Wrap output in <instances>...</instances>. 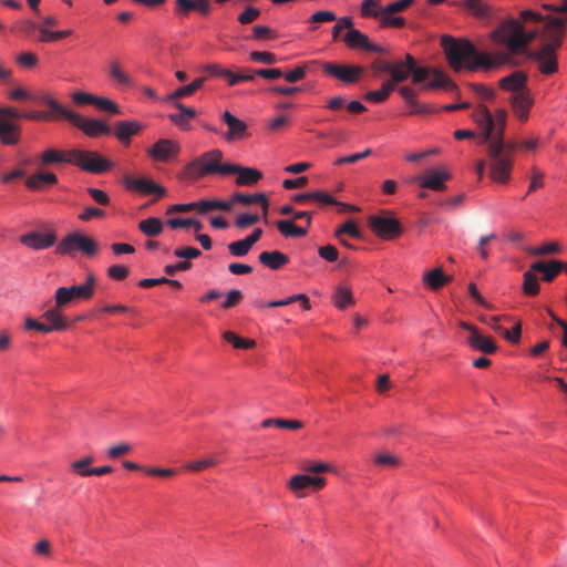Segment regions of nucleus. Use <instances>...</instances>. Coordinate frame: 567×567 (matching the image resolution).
<instances>
[{
    "instance_id": "1",
    "label": "nucleus",
    "mask_w": 567,
    "mask_h": 567,
    "mask_svg": "<svg viewBox=\"0 0 567 567\" xmlns=\"http://www.w3.org/2000/svg\"><path fill=\"white\" fill-rule=\"evenodd\" d=\"M441 44L451 68L455 71L461 69L475 71L478 68L489 70L506 61V58L502 55L492 59L487 53H478L475 45L466 39L444 35Z\"/></svg>"
},
{
    "instance_id": "2",
    "label": "nucleus",
    "mask_w": 567,
    "mask_h": 567,
    "mask_svg": "<svg viewBox=\"0 0 567 567\" xmlns=\"http://www.w3.org/2000/svg\"><path fill=\"white\" fill-rule=\"evenodd\" d=\"M524 22L542 23L540 27V45H549L554 50H558L563 44L566 32L567 20L563 18H548L533 10H523L519 13Z\"/></svg>"
},
{
    "instance_id": "3",
    "label": "nucleus",
    "mask_w": 567,
    "mask_h": 567,
    "mask_svg": "<svg viewBox=\"0 0 567 567\" xmlns=\"http://www.w3.org/2000/svg\"><path fill=\"white\" fill-rule=\"evenodd\" d=\"M42 101L47 106L51 107L54 113L71 122L89 137L95 138L111 133V127L105 122L95 118H85L61 105L51 95L43 96Z\"/></svg>"
},
{
    "instance_id": "4",
    "label": "nucleus",
    "mask_w": 567,
    "mask_h": 567,
    "mask_svg": "<svg viewBox=\"0 0 567 567\" xmlns=\"http://www.w3.org/2000/svg\"><path fill=\"white\" fill-rule=\"evenodd\" d=\"M221 159L223 152L219 150L205 152L186 165L185 174L192 179L213 174L230 175L233 168L228 167L229 163H221Z\"/></svg>"
},
{
    "instance_id": "5",
    "label": "nucleus",
    "mask_w": 567,
    "mask_h": 567,
    "mask_svg": "<svg viewBox=\"0 0 567 567\" xmlns=\"http://www.w3.org/2000/svg\"><path fill=\"white\" fill-rule=\"evenodd\" d=\"M504 145L502 141H491L487 144V154L492 159L489 176L493 181L506 184L511 177L513 167V158L509 155L503 154Z\"/></svg>"
},
{
    "instance_id": "6",
    "label": "nucleus",
    "mask_w": 567,
    "mask_h": 567,
    "mask_svg": "<svg viewBox=\"0 0 567 567\" xmlns=\"http://www.w3.org/2000/svg\"><path fill=\"white\" fill-rule=\"evenodd\" d=\"M97 249L99 245L93 238L74 231L59 241L55 252L62 256H72L74 252L80 251L83 255L91 257L97 252Z\"/></svg>"
},
{
    "instance_id": "7",
    "label": "nucleus",
    "mask_w": 567,
    "mask_h": 567,
    "mask_svg": "<svg viewBox=\"0 0 567 567\" xmlns=\"http://www.w3.org/2000/svg\"><path fill=\"white\" fill-rule=\"evenodd\" d=\"M70 164L92 174H102L114 165L97 152L82 150H71Z\"/></svg>"
},
{
    "instance_id": "8",
    "label": "nucleus",
    "mask_w": 567,
    "mask_h": 567,
    "mask_svg": "<svg viewBox=\"0 0 567 567\" xmlns=\"http://www.w3.org/2000/svg\"><path fill=\"white\" fill-rule=\"evenodd\" d=\"M61 311L62 310L55 306L44 311L42 318L47 323L37 321L33 318H27L24 321V328L27 330H37L41 333L63 331L69 328V322L62 317Z\"/></svg>"
},
{
    "instance_id": "9",
    "label": "nucleus",
    "mask_w": 567,
    "mask_h": 567,
    "mask_svg": "<svg viewBox=\"0 0 567 567\" xmlns=\"http://www.w3.org/2000/svg\"><path fill=\"white\" fill-rule=\"evenodd\" d=\"M523 22V20L519 21L513 18L502 21L492 32V40L497 44L505 45L511 54H517V47L513 45V41L519 37Z\"/></svg>"
},
{
    "instance_id": "10",
    "label": "nucleus",
    "mask_w": 567,
    "mask_h": 567,
    "mask_svg": "<svg viewBox=\"0 0 567 567\" xmlns=\"http://www.w3.org/2000/svg\"><path fill=\"white\" fill-rule=\"evenodd\" d=\"M369 227L378 237L384 240L395 239L403 233V228L399 219L389 216H370Z\"/></svg>"
},
{
    "instance_id": "11",
    "label": "nucleus",
    "mask_w": 567,
    "mask_h": 567,
    "mask_svg": "<svg viewBox=\"0 0 567 567\" xmlns=\"http://www.w3.org/2000/svg\"><path fill=\"white\" fill-rule=\"evenodd\" d=\"M557 50L549 45H539L528 53V58L538 64L542 74L550 75L558 71Z\"/></svg>"
},
{
    "instance_id": "12",
    "label": "nucleus",
    "mask_w": 567,
    "mask_h": 567,
    "mask_svg": "<svg viewBox=\"0 0 567 567\" xmlns=\"http://www.w3.org/2000/svg\"><path fill=\"white\" fill-rule=\"evenodd\" d=\"M346 45L351 50H364L368 52L385 53L386 50L378 44L372 43L369 37L358 29L350 28L349 31L343 35Z\"/></svg>"
},
{
    "instance_id": "13",
    "label": "nucleus",
    "mask_w": 567,
    "mask_h": 567,
    "mask_svg": "<svg viewBox=\"0 0 567 567\" xmlns=\"http://www.w3.org/2000/svg\"><path fill=\"white\" fill-rule=\"evenodd\" d=\"M507 102L514 116L519 122L525 123L528 121L529 112L535 102L530 90L524 93L508 95Z\"/></svg>"
},
{
    "instance_id": "14",
    "label": "nucleus",
    "mask_w": 567,
    "mask_h": 567,
    "mask_svg": "<svg viewBox=\"0 0 567 567\" xmlns=\"http://www.w3.org/2000/svg\"><path fill=\"white\" fill-rule=\"evenodd\" d=\"M326 483L324 477L298 474L289 480L288 487L297 497L301 498L305 497L306 488L312 487L315 491H319L326 486Z\"/></svg>"
},
{
    "instance_id": "15",
    "label": "nucleus",
    "mask_w": 567,
    "mask_h": 567,
    "mask_svg": "<svg viewBox=\"0 0 567 567\" xmlns=\"http://www.w3.org/2000/svg\"><path fill=\"white\" fill-rule=\"evenodd\" d=\"M460 327L470 332L467 342L473 349L486 354H492L497 350L494 340L483 336L476 327L464 321L460 322Z\"/></svg>"
},
{
    "instance_id": "16",
    "label": "nucleus",
    "mask_w": 567,
    "mask_h": 567,
    "mask_svg": "<svg viewBox=\"0 0 567 567\" xmlns=\"http://www.w3.org/2000/svg\"><path fill=\"white\" fill-rule=\"evenodd\" d=\"M415 0H396L389 3L382 9V27L383 28H402L405 25V19L402 17H394L393 14L402 12L408 9Z\"/></svg>"
},
{
    "instance_id": "17",
    "label": "nucleus",
    "mask_w": 567,
    "mask_h": 567,
    "mask_svg": "<svg viewBox=\"0 0 567 567\" xmlns=\"http://www.w3.org/2000/svg\"><path fill=\"white\" fill-rule=\"evenodd\" d=\"M323 70L329 75L344 83L357 82L363 72V69L359 65H341L336 63H326Z\"/></svg>"
},
{
    "instance_id": "18",
    "label": "nucleus",
    "mask_w": 567,
    "mask_h": 567,
    "mask_svg": "<svg viewBox=\"0 0 567 567\" xmlns=\"http://www.w3.org/2000/svg\"><path fill=\"white\" fill-rule=\"evenodd\" d=\"M56 235L54 231H30L20 237V243L33 250H43L54 245Z\"/></svg>"
},
{
    "instance_id": "19",
    "label": "nucleus",
    "mask_w": 567,
    "mask_h": 567,
    "mask_svg": "<svg viewBox=\"0 0 567 567\" xmlns=\"http://www.w3.org/2000/svg\"><path fill=\"white\" fill-rule=\"evenodd\" d=\"M527 74L523 71H515L498 81V85L502 90L515 95L529 91L527 86Z\"/></svg>"
},
{
    "instance_id": "20",
    "label": "nucleus",
    "mask_w": 567,
    "mask_h": 567,
    "mask_svg": "<svg viewBox=\"0 0 567 567\" xmlns=\"http://www.w3.org/2000/svg\"><path fill=\"white\" fill-rule=\"evenodd\" d=\"M124 183L130 189L138 190L144 195L155 194L157 198L163 197L166 193L164 187L145 177L135 178L127 175L124 177Z\"/></svg>"
},
{
    "instance_id": "21",
    "label": "nucleus",
    "mask_w": 567,
    "mask_h": 567,
    "mask_svg": "<svg viewBox=\"0 0 567 567\" xmlns=\"http://www.w3.org/2000/svg\"><path fill=\"white\" fill-rule=\"evenodd\" d=\"M475 123L483 130L481 144H488L494 132V118L488 109L480 104L473 112Z\"/></svg>"
},
{
    "instance_id": "22",
    "label": "nucleus",
    "mask_w": 567,
    "mask_h": 567,
    "mask_svg": "<svg viewBox=\"0 0 567 567\" xmlns=\"http://www.w3.org/2000/svg\"><path fill=\"white\" fill-rule=\"evenodd\" d=\"M451 178V175L442 169H427L423 176L416 177V181L424 188L441 192L446 188L445 182Z\"/></svg>"
},
{
    "instance_id": "23",
    "label": "nucleus",
    "mask_w": 567,
    "mask_h": 567,
    "mask_svg": "<svg viewBox=\"0 0 567 567\" xmlns=\"http://www.w3.org/2000/svg\"><path fill=\"white\" fill-rule=\"evenodd\" d=\"M413 65L414 58L411 54L405 55V61L392 62L388 81L396 89L399 83L405 81L411 75Z\"/></svg>"
},
{
    "instance_id": "24",
    "label": "nucleus",
    "mask_w": 567,
    "mask_h": 567,
    "mask_svg": "<svg viewBox=\"0 0 567 567\" xmlns=\"http://www.w3.org/2000/svg\"><path fill=\"white\" fill-rule=\"evenodd\" d=\"M178 151L179 146L177 143L172 140L162 138L157 141L153 147L147 151V153L155 161L166 162L172 156H175Z\"/></svg>"
},
{
    "instance_id": "25",
    "label": "nucleus",
    "mask_w": 567,
    "mask_h": 567,
    "mask_svg": "<svg viewBox=\"0 0 567 567\" xmlns=\"http://www.w3.org/2000/svg\"><path fill=\"white\" fill-rule=\"evenodd\" d=\"M463 6L476 19L492 20L496 18L494 7L484 0H464Z\"/></svg>"
},
{
    "instance_id": "26",
    "label": "nucleus",
    "mask_w": 567,
    "mask_h": 567,
    "mask_svg": "<svg viewBox=\"0 0 567 567\" xmlns=\"http://www.w3.org/2000/svg\"><path fill=\"white\" fill-rule=\"evenodd\" d=\"M233 171L230 172V175L237 174L236 184L238 186H251L255 185L261 179L262 173L256 168L251 167H243L237 164H230L229 166Z\"/></svg>"
},
{
    "instance_id": "27",
    "label": "nucleus",
    "mask_w": 567,
    "mask_h": 567,
    "mask_svg": "<svg viewBox=\"0 0 567 567\" xmlns=\"http://www.w3.org/2000/svg\"><path fill=\"white\" fill-rule=\"evenodd\" d=\"M221 118L228 126V132L225 135L227 141L241 140L246 136L247 125L245 122L237 118L228 111L224 112Z\"/></svg>"
},
{
    "instance_id": "28",
    "label": "nucleus",
    "mask_w": 567,
    "mask_h": 567,
    "mask_svg": "<svg viewBox=\"0 0 567 567\" xmlns=\"http://www.w3.org/2000/svg\"><path fill=\"white\" fill-rule=\"evenodd\" d=\"M142 125L137 121H120L114 126L116 138L124 145H128L131 137L138 134Z\"/></svg>"
},
{
    "instance_id": "29",
    "label": "nucleus",
    "mask_w": 567,
    "mask_h": 567,
    "mask_svg": "<svg viewBox=\"0 0 567 567\" xmlns=\"http://www.w3.org/2000/svg\"><path fill=\"white\" fill-rule=\"evenodd\" d=\"M398 91L411 109L409 114H429L433 112L429 105L419 103L416 100V93L412 87L401 86Z\"/></svg>"
},
{
    "instance_id": "30",
    "label": "nucleus",
    "mask_w": 567,
    "mask_h": 567,
    "mask_svg": "<svg viewBox=\"0 0 567 567\" xmlns=\"http://www.w3.org/2000/svg\"><path fill=\"white\" fill-rule=\"evenodd\" d=\"M258 260L265 267L271 270H278L289 262V257L279 250H272L260 252Z\"/></svg>"
},
{
    "instance_id": "31",
    "label": "nucleus",
    "mask_w": 567,
    "mask_h": 567,
    "mask_svg": "<svg viewBox=\"0 0 567 567\" xmlns=\"http://www.w3.org/2000/svg\"><path fill=\"white\" fill-rule=\"evenodd\" d=\"M0 140L3 144L14 145L19 142L18 126L0 111Z\"/></svg>"
},
{
    "instance_id": "32",
    "label": "nucleus",
    "mask_w": 567,
    "mask_h": 567,
    "mask_svg": "<svg viewBox=\"0 0 567 567\" xmlns=\"http://www.w3.org/2000/svg\"><path fill=\"white\" fill-rule=\"evenodd\" d=\"M95 277L93 274H89L86 281L82 285H73L68 287L72 292L73 299L89 300L92 298L95 288Z\"/></svg>"
},
{
    "instance_id": "33",
    "label": "nucleus",
    "mask_w": 567,
    "mask_h": 567,
    "mask_svg": "<svg viewBox=\"0 0 567 567\" xmlns=\"http://www.w3.org/2000/svg\"><path fill=\"white\" fill-rule=\"evenodd\" d=\"M332 302L339 310H344L353 306L355 300L349 287L339 285L332 296Z\"/></svg>"
},
{
    "instance_id": "34",
    "label": "nucleus",
    "mask_w": 567,
    "mask_h": 567,
    "mask_svg": "<svg viewBox=\"0 0 567 567\" xmlns=\"http://www.w3.org/2000/svg\"><path fill=\"white\" fill-rule=\"evenodd\" d=\"M58 183V177L53 173H37L31 175L27 181L25 185L28 188L38 190L41 189L45 184L54 185Z\"/></svg>"
},
{
    "instance_id": "35",
    "label": "nucleus",
    "mask_w": 567,
    "mask_h": 567,
    "mask_svg": "<svg viewBox=\"0 0 567 567\" xmlns=\"http://www.w3.org/2000/svg\"><path fill=\"white\" fill-rule=\"evenodd\" d=\"M174 105L179 110V113L169 114V120L177 126L184 128L188 124L189 120L196 115V111L192 107L185 106L181 102H175Z\"/></svg>"
},
{
    "instance_id": "36",
    "label": "nucleus",
    "mask_w": 567,
    "mask_h": 567,
    "mask_svg": "<svg viewBox=\"0 0 567 567\" xmlns=\"http://www.w3.org/2000/svg\"><path fill=\"white\" fill-rule=\"evenodd\" d=\"M423 280L431 289L437 290L450 282L452 277L444 275L441 268H436L425 274Z\"/></svg>"
},
{
    "instance_id": "37",
    "label": "nucleus",
    "mask_w": 567,
    "mask_h": 567,
    "mask_svg": "<svg viewBox=\"0 0 567 567\" xmlns=\"http://www.w3.org/2000/svg\"><path fill=\"white\" fill-rule=\"evenodd\" d=\"M432 74L434 75L433 80L423 85L422 90L445 89L449 91H454L457 89L456 84L453 83L444 73L437 70H433Z\"/></svg>"
},
{
    "instance_id": "38",
    "label": "nucleus",
    "mask_w": 567,
    "mask_h": 567,
    "mask_svg": "<svg viewBox=\"0 0 567 567\" xmlns=\"http://www.w3.org/2000/svg\"><path fill=\"white\" fill-rule=\"evenodd\" d=\"M277 228L280 234L285 237H305L308 233V228L296 226L292 220H278Z\"/></svg>"
},
{
    "instance_id": "39",
    "label": "nucleus",
    "mask_w": 567,
    "mask_h": 567,
    "mask_svg": "<svg viewBox=\"0 0 567 567\" xmlns=\"http://www.w3.org/2000/svg\"><path fill=\"white\" fill-rule=\"evenodd\" d=\"M138 229L147 237H156L163 231V223L157 217H150L138 223Z\"/></svg>"
},
{
    "instance_id": "40",
    "label": "nucleus",
    "mask_w": 567,
    "mask_h": 567,
    "mask_svg": "<svg viewBox=\"0 0 567 567\" xmlns=\"http://www.w3.org/2000/svg\"><path fill=\"white\" fill-rule=\"evenodd\" d=\"M71 158V151L61 152L54 148L47 150L41 155V162L43 165L69 163Z\"/></svg>"
},
{
    "instance_id": "41",
    "label": "nucleus",
    "mask_w": 567,
    "mask_h": 567,
    "mask_svg": "<svg viewBox=\"0 0 567 567\" xmlns=\"http://www.w3.org/2000/svg\"><path fill=\"white\" fill-rule=\"evenodd\" d=\"M360 13L364 18H378L382 25L381 0H363L360 7Z\"/></svg>"
},
{
    "instance_id": "42",
    "label": "nucleus",
    "mask_w": 567,
    "mask_h": 567,
    "mask_svg": "<svg viewBox=\"0 0 567 567\" xmlns=\"http://www.w3.org/2000/svg\"><path fill=\"white\" fill-rule=\"evenodd\" d=\"M540 39V28L533 29L530 31H526L524 25L522 27V31L519 37L515 41H513V45L517 47V53L524 50L529 43H532L535 39Z\"/></svg>"
},
{
    "instance_id": "43",
    "label": "nucleus",
    "mask_w": 567,
    "mask_h": 567,
    "mask_svg": "<svg viewBox=\"0 0 567 567\" xmlns=\"http://www.w3.org/2000/svg\"><path fill=\"white\" fill-rule=\"evenodd\" d=\"M233 208L231 199L228 202L225 200H199L198 202V213L206 214L210 210H224L229 212Z\"/></svg>"
},
{
    "instance_id": "44",
    "label": "nucleus",
    "mask_w": 567,
    "mask_h": 567,
    "mask_svg": "<svg viewBox=\"0 0 567 567\" xmlns=\"http://www.w3.org/2000/svg\"><path fill=\"white\" fill-rule=\"evenodd\" d=\"M395 90V87L386 80L382 83V86L380 90L370 91L364 95V99L367 101L373 102V103H382L384 102L389 95Z\"/></svg>"
},
{
    "instance_id": "45",
    "label": "nucleus",
    "mask_w": 567,
    "mask_h": 567,
    "mask_svg": "<svg viewBox=\"0 0 567 567\" xmlns=\"http://www.w3.org/2000/svg\"><path fill=\"white\" fill-rule=\"evenodd\" d=\"M296 300H303V309L305 310L310 309L309 298L305 293L293 295L291 297L282 299V300L270 301L267 305L258 303V307H260V308L261 307H269V308L285 307V306L291 305L292 302H296Z\"/></svg>"
},
{
    "instance_id": "46",
    "label": "nucleus",
    "mask_w": 567,
    "mask_h": 567,
    "mask_svg": "<svg viewBox=\"0 0 567 567\" xmlns=\"http://www.w3.org/2000/svg\"><path fill=\"white\" fill-rule=\"evenodd\" d=\"M494 118V128H496L495 133L493 132L491 141H502V136H504V130L507 120V112L504 109H499L495 112Z\"/></svg>"
},
{
    "instance_id": "47",
    "label": "nucleus",
    "mask_w": 567,
    "mask_h": 567,
    "mask_svg": "<svg viewBox=\"0 0 567 567\" xmlns=\"http://www.w3.org/2000/svg\"><path fill=\"white\" fill-rule=\"evenodd\" d=\"M109 75L111 79L116 81L117 83L130 86L132 85L131 78L122 70L120 63L117 61H112L110 63V72Z\"/></svg>"
},
{
    "instance_id": "48",
    "label": "nucleus",
    "mask_w": 567,
    "mask_h": 567,
    "mask_svg": "<svg viewBox=\"0 0 567 567\" xmlns=\"http://www.w3.org/2000/svg\"><path fill=\"white\" fill-rule=\"evenodd\" d=\"M225 341L231 343L236 349H250L255 347V341L249 339H243L231 331L223 333Z\"/></svg>"
},
{
    "instance_id": "49",
    "label": "nucleus",
    "mask_w": 567,
    "mask_h": 567,
    "mask_svg": "<svg viewBox=\"0 0 567 567\" xmlns=\"http://www.w3.org/2000/svg\"><path fill=\"white\" fill-rule=\"evenodd\" d=\"M74 301L72 292L68 287H59L54 292V306L63 310L69 303Z\"/></svg>"
},
{
    "instance_id": "50",
    "label": "nucleus",
    "mask_w": 567,
    "mask_h": 567,
    "mask_svg": "<svg viewBox=\"0 0 567 567\" xmlns=\"http://www.w3.org/2000/svg\"><path fill=\"white\" fill-rule=\"evenodd\" d=\"M166 224L173 229L193 227L195 231H199L203 228V224L195 218H172Z\"/></svg>"
},
{
    "instance_id": "51",
    "label": "nucleus",
    "mask_w": 567,
    "mask_h": 567,
    "mask_svg": "<svg viewBox=\"0 0 567 567\" xmlns=\"http://www.w3.org/2000/svg\"><path fill=\"white\" fill-rule=\"evenodd\" d=\"M523 291L528 296H535L539 291V284L536 275L532 271L524 274Z\"/></svg>"
},
{
    "instance_id": "52",
    "label": "nucleus",
    "mask_w": 567,
    "mask_h": 567,
    "mask_svg": "<svg viewBox=\"0 0 567 567\" xmlns=\"http://www.w3.org/2000/svg\"><path fill=\"white\" fill-rule=\"evenodd\" d=\"M93 463L92 456H85L81 460L74 461L71 463L70 467L73 472L81 476H91L92 473L90 472L92 467L90 465Z\"/></svg>"
},
{
    "instance_id": "53",
    "label": "nucleus",
    "mask_w": 567,
    "mask_h": 567,
    "mask_svg": "<svg viewBox=\"0 0 567 567\" xmlns=\"http://www.w3.org/2000/svg\"><path fill=\"white\" fill-rule=\"evenodd\" d=\"M228 251L234 257H245L252 248L245 239L236 240L227 246Z\"/></svg>"
},
{
    "instance_id": "54",
    "label": "nucleus",
    "mask_w": 567,
    "mask_h": 567,
    "mask_svg": "<svg viewBox=\"0 0 567 567\" xmlns=\"http://www.w3.org/2000/svg\"><path fill=\"white\" fill-rule=\"evenodd\" d=\"M344 234L351 236L352 238H361V231L358 228L357 224L349 219L343 225H341L334 233L337 238H341Z\"/></svg>"
},
{
    "instance_id": "55",
    "label": "nucleus",
    "mask_w": 567,
    "mask_h": 567,
    "mask_svg": "<svg viewBox=\"0 0 567 567\" xmlns=\"http://www.w3.org/2000/svg\"><path fill=\"white\" fill-rule=\"evenodd\" d=\"M301 468L311 474H321L332 471L330 464L320 461H307L302 464Z\"/></svg>"
},
{
    "instance_id": "56",
    "label": "nucleus",
    "mask_w": 567,
    "mask_h": 567,
    "mask_svg": "<svg viewBox=\"0 0 567 567\" xmlns=\"http://www.w3.org/2000/svg\"><path fill=\"white\" fill-rule=\"evenodd\" d=\"M205 81H206V78H204V76L195 79L188 85L181 86L177 90H175V96L185 97V96H189V95L194 94L197 90H199L203 86Z\"/></svg>"
},
{
    "instance_id": "57",
    "label": "nucleus",
    "mask_w": 567,
    "mask_h": 567,
    "mask_svg": "<svg viewBox=\"0 0 567 567\" xmlns=\"http://www.w3.org/2000/svg\"><path fill=\"white\" fill-rule=\"evenodd\" d=\"M264 195L265 194H262V193H257V194H252V195L235 193L231 196V202H233V205L235 203H240L244 205L259 204L260 200H264Z\"/></svg>"
},
{
    "instance_id": "58",
    "label": "nucleus",
    "mask_w": 567,
    "mask_h": 567,
    "mask_svg": "<svg viewBox=\"0 0 567 567\" xmlns=\"http://www.w3.org/2000/svg\"><path fill=\"white\" fill-rule=\"evenodd\" d=\"M93 105L96 106L97 109H100L102 111H106L111 114H120L121 113L118 105L115 102H113L112 100L106 99V97H99V96L94 95Z\"/></svg>"
},
{
    "instance_id": "59",
    "label": "nucleus",
    "mask_w": 567,
    "mask_h": 567,
    "mask_svg": "<svg viewBox=\"0 0 567 567\" xmlns=\"http://www.w3.org/2000/svg\"><path fill=\"white\" fill-rule=\"evenodd\" d=\"M433 70L424 66H419L416 64V60L414 59V65L411 71L412 82L414 84H420L427 80L432 74Z\"/></svg>"
},
{
    "instance_id": "60",
    "label": "nucleus",
    "mask_w": 567,
    "mask_h": 567,
    "mask_svg": "<svg viewBox=\"0 0 567 567\" xmlns=\"http://www.w3.org/2000/svg\"><path fill=\"white\" fill-rule=\"evenodd\" d=\"M564 267L565 264L563 261L551 260L543 271V279L548 282L551 281L559 272L563 271Z\"/></svg>"
},
{
    "instance_id": "61",
    "label": "nucleus",
    "mask_w": 567,
    "mask_h": 567,
    "mask_svg": "<svg viewBox=\"0 0 567 567\" xmlns=\"http://www.w3.org/2000/svg\"><path fill=\"white\" fill-rule=\"evenodd\" d=\"M218 463L215 456H207L203 460L189 462L186 468L189 471L198 472L207 467L215 466Z\"/></svg>"
},
{
    "instance_id": "62",
    "label": "nucleus",
    "mask_w": 567,
    "mask_h": 567,
    "mask_svg": "<svg viewBox=\"0 0 567 567\" xmlns=\"http://www.w3.org/2000/svg\"><path fill=\"white\" fill-rule=\"evenodd\" d=\"M559 250H560V247L557 243L544 244L543 246H540L538 248H533V247L526 248V251L534 256L555 254V252H558Z\"/></svg>"
},
{
    "instance_id": "63",
    "label": "nucleus",
    "mask_w": 567,
    "mask_h": 567,
    "mask_svg": "<svg viewBox=\"0 0 567 567\" xmlns=\"http://www.w3.org/2000/svg\"><path fill=\"white\" fill-rule=\"evenodd\" d=\"M250 60L254 62L265 63V64H275L278 59L274 53L266 51H252L249 54Z\"/></svg>"
},
{
    "instance_id": "64",
    "label": "nucleus",
    "mask_w": 567,
    "mask_h": 567,
    "mask_svg": "<svg viewBox=\"0 0 567 567\" xmlns=\"http://www.w3.org/2000/svg\"><path fill=\"white\" fill-rule=\"evenodd\" d=\"M318 255L327 260L328 262H334L338 260V249L332 245H326L318 248Z\"/></svg>"
}]
</instances>
